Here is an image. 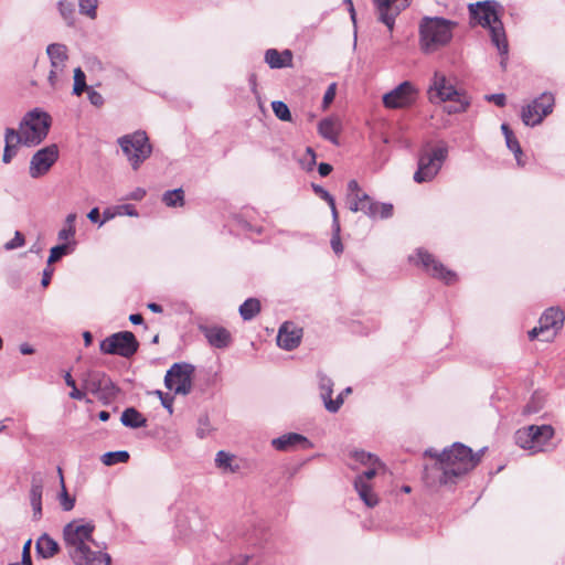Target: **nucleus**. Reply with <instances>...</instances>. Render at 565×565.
<instances>
[{"label": "nucleus", "mask_w": 565, "mask_h": 565, "mask_svg": "<svg viewBox=\"0 0 565 565\" xmlns=\"http://www.w3.org/2000/svg\"><path fill=\"white\" fill-rule=\"evenodd\" d=\"M162 202L169 207L183 206L184 191L181 188L166 191L162 195Z\"/></svg>", "instance_id": "32"}, {"label": "nucleus", "mask_w": 565, "mask_h": 565, "mask_svg": "<svg viewBox=\"0 0 565 565\" xmlns=\"http://www.w3.org/2000/svg\"><path fill=\"white\" fill-rule=\"evenodd\" d=\"M337 93V84L332 83L327 88L324 95H323V106L328 107L334 99Z\"/></svg>", "instance_id": "52"}, {"label": "nucleus", "mask_w": 565, "mask_h": 565, "mask_svg": "<svg viewBox=\"0 0 565 565\" xmlns=\"http://www.w3.org/2000/svg\"><path fill=\"white\" fill-rule=\"evenodd\" d=\"M260 301L257 298L246 299L238 309L244 321L253 320L260 312Z\"/></svg>", "instance_id": "30"}, {"label": "nucleus", "mask_w": 565, "mask_h": 565, "mask_svg": "<svg viewBox=\"0 0 565 565\" xmlns=\"http://www.w3.org/2000/svg\"><path fill=\"white\" fill-rule=\"evenodd\" d=\"M501 130L505 137V142H507L508 148L514 153L518 164L524 166V162L521 160V157L523 156V151L521 149V146H520L518 139L514 137L513 131L510 129L509 125H507V124H502Z\"/></svg>", "instance_id": "29"}, {"label": "nucleus", "mask_w": 565, "mask_h": 565, "mask_svg": "<svg viewBox=\"0 0 565 565\" xmlns=\"http://www.w3.org/2000/svg\"><path fill=\"white\" fill-rule=\"evenodd\" d=\"M348 200H349V203H350L349 209L352 212L360 211V207H361V196L348 198Z\"/></svg>", "instance_id": "63"}, {"label": "nucleus", "mask_w": 565, "mask_h": 565, "mask_svg": "<svg viewBox=\"0 0 565 565\" xmlns=\"http://www.w3.org/2000/svg\"><path fill=\"white\" fill-rule=\"evenodd\" d=\"M371 206H372V199L366 193L362 194L360 211L363 212L369 217H373V211H372Z\"/></svg>", "instance_id": "49"}, {"label": "nucleus", "mask_w": 565, "mask_h": 565, "mask_svg": "<svg viewBox=\"0 0 565 565\" xmlns=\"http://www.w3.org/2000/svg\"><path fill=\"white\" fill-rule=\"evenodd\" d=\"M377 19L393 31L396 17L408 7V0H373Z\"/></svg>", "instance_id": "17"}, {"label": "nucleus", "mask_w": 565, "mask_h": 565, "mask_svg": "<svg viewBox=\"0 0 565 565\" xmlns=\"http://www.w3.org/2000/svg\"><path fill=\"white\" fill-rule=\"evenodd\" d=\"M87 97H88L90 104L96 107H100L104 105V97L102 96L100 93L94 90L93 88H89L87 90Z\"/></svg>", "instance_id": "51"}, {"label": "nucleus", "mask_w": 565, "mask_h": 565, "mask_svg": "<svg viewBox=\"0 0 565 565\" xmlns=\"http://www.w3.org/2000/svg\"><path fill=\"white\" fill-rule=\"evenodd\" d=\"M354 488L366 507L373 508L377 504L376 495L373 493L369 482L363 480V477L355 478Z\"/></svg>", "instance_id": "27"}, {"label": "nucleus", "mask_w": 565, "mask_h": 565, "mask_svg": "<svg viewBox=\"0 0 565 565\" xmlns=\"http://www.w3.org/2000/svg\"><path fill=\"white\" fill-rule=\"evenodd\" d=\"M425 456L437 459V465L443 470L441 483L454 482V479L472 470L480 461V454H473L472 449L461 443H455L449 448L438 452L434 448L425 451Z\"/></svg>", "instance_id": "1"}, {"label": "nucleus", "mask_w": 565, "mask_h": 565, "mask_svg": "<svg viewBox=\"0 0 565 565\" xmlns=\"http://www.w3.org/2000/svg\"><path fill=\"white\" fill-rule=\"evenodd\" d=\"M271 446L279 451H290L296 448L309 449L311 441L298 433H287L271 440Z\"/></svg>", "instance_id": "22"}, {"label": "nucleus", "mask_w": 565, "mask_h": 565, "mask_svg": "<svg viewBox=\"0 0 565 565\" xmlns=\"http://www.w3.org/2000/svg\"><path fill=\"white\" fill-rule=\"evenodd\" d=\"M448 157V147L445 143L431 147L430 142H426L418 152L417 170L414 173L416 183H425L433 181L439 173L444 162Z\"/></svg>", "instance_id": "4"}, {"label": "nucleus", "mask_w": 565, "mask_h": 565, "mask_svg": "<svg viewBox=\"0 0 565 565\" xmlns=\"http://www.w3.org/2000/svg\"><path fill=\"white\" fill-rule=\"evenodd\" d=\"M362 194L364 193L361 191L359 183L355 180L349 181L348 198L361 196Z\"/></svg>", "instance_id": "55"}, {"label": "nucleus", "mask_w": 565, "mask_h": 565, "mask_svg": "<svg viewBox=\"0 0 565 565\" xmlns=\"http://www.w3.org/2000/svg\"><path fill=\"white\" fill-rule=\"evenodd\" d=\"M87 217L88 220L92 222V223H98L100 222L99 217H100V213H99V209L98 207H94L92 209L88 214H87Z\"/></svg>", "instance_id": "64"}, {"label": "nucleus", "mask_w": 565, "mask_h": 565, "mask_svg": "<svg viewBox=\"0 0 565 565\" xmlns=\"http://www.w3.org/2000/svg\"><path fill=\"white\" fill-rule=\"evenodd\" d=\"M116 215H121V212L118 210V207H116V210L110 207L105 209L103 212V220L99 222V226L113 220Z\"/></svg>", "instance_id": "54"}, {"label": "nucleus", "mask_w": 565, "mask_h": 565, "mask_svg": "<svg viewBox=\"0 0 565 565\" xmlns=\"http://www.w3.org/2000/svg\"><path fill=\"white\" fill-rule=\"evenodd\" d=\"M100 353H137L139 342L130 331L114 333L100 342Z\"/></svg>", "instance_id": "14"}, {"label": "nucleus", "mask_w": 565, "mask_h": 565, "mask_svg": "<svg viewBox=\"0 0 565 565\" xmlns=\"http://www.w3.org/2000/svg\"><path fill=\"white\" fill-rule=\"evenodd\" d=\"M68 554L75 565H110L111 557L108 553L93 551L90 546L68 550Z\"/></svg>", "instance_id": "19"}, {"label": "nucleus", "mask_w": 565, "mask_h": 565, "mask_svg": "<svg viewBox=\"0 0 565 565\" xmlns=\"http://www.w3.org/2000/svg\"><path fill=\"white\" fill-rule=\"evenodd\" d=\"M416 94L414 85L405 81L383 96V104L386 108H405L415 102Z\"/></svg>", "instance_id": "16"}, {"label": "nucleus", "mask_w": 565, "mask_h": 565, "mask_svg": "<svg viewBox=\"0 0 565 565\" xmlns=\"http://www.w3.org/2000/svg\"><path fill=\"white\" fill-rule=\"evenodd\" d=\"M35 140V109L26 113L20 124L19 130L12 128L6 130V146L2 161L9 163L17 153L20 145L30 146Z\"/></svg>", "instance_id": "6"}, {"label": "nucleus", "mask_w": 565, "mask_h": 565, "mask_svg": "<svg viewBox=\"0 0 565 565\" xmlns=\"http://www.w3.org/2000/svg\"><path fill=\"white\" fill-rule=\"evenodd\" d=\"M120 422L129 428H141L147 425V418L135 407L126 408L121 414Z\"/></svg>", "instance_id": "26"}, {"label": "nucleus", "mask_w": 565, "mask_h": 565, "mask_svg": "<svg viewBox=\"0 0 565 565\" xmlns=\"http://www.w3.org/2000/svg\"><path fill=\"white\" fill-rule=\"evenodd\" d=\"M564 320L565 315L561 309L554 307L546 309L539 320V327L529 331L530 340L540 339L543 342L553 340L563 327Z\"/></svg>", "instance_id": "9"}, {"label": "nucleus", "mask_w": 565, "mask_h": 565, "mask_svg": "<svg viewBox=\"0 0 565 565\" xmlns=\"http://www.w3.org/2000/svg\"><path fill=\"white\" fill-rule=\"evenodd\" d=\"M58 10L67 25L74 24V4L66 0H61L58 2Z\"/></svg>", "instance_id": "43"}, {"label": "nucleus", "mask_w": 565, "mask_h": 565, "mask_svg": "<svg viewBox=\"0 0 565 565\" xmlns=\"http://www.w3.org/2000/svg\"><path fill=\"white\" fill-rule=\"evenodd\" d=\"M24 245V236L20 232H15L14 237L4 244L7 250L14 249Z\"/></svg>", "instance_id": "50"}, {"label": "nucleus", "mask_w": 565, "mask_h": 565, "mask_svg": "<svg viewBox=\"0 0 565 565\" xmlns=\"http://www.w3.org/2000/svg\"><path fill=\"white\" fill-rule=\"evenodd\" d=\"M146 196V190L142 188H137L135 191H132L127 199L140 201Z\"/></svg>", "instance_id": "62"}, {"label": "nucleus", "mask_w": 565, "mask_h": 565, "mask_svg": "<svg viewBox=\"0 0 565 565\" xmlns=\"http://www.w3.org/2000/svg\"><path fill=\"white\" fill-rule=\"evenodd\" d=\"M90 87L86 85V75L81 67L74 70V86L73 94L76 96L82 95L83 92H87Z\"/></svg>", "instance_id": "39"}, {"label": "nucleus", "mask_w": 565, "mask_h": 565, "mask_svg": "<svg viewBox=\"0 0 565 565\" xmlns=\"http://www.w3.org/2000/svg\"><path fill=\"white\" fill-rule=\"evenodd\" d=\"M486 99L489 102H493L499 107H503L507 103V97L504 94L487 95Z\"/></svg>", "instance_id": "58"}, {"label": "nucleus", "mask_w": 565, "mask_h": 565, "mask_svg": "<svg viewBox=\"0 0 565 565\" xmlns=\"http://www.w3.org/2000/svg\"><path fill=\"white\" fill-rule=\"evenodd\" d=\"M83 384L86 391L94 394L104 404L113 401L118 393L113 381L100 371H88L83 377Z\"/></svg>", "instance_id": "10"}, {"label": "nucleus", "mask_w": 565, "mask_h": 565, "mask_svg": "<svg viewBox=\"0 0 565 565\" xmlns=\"http://www.w3.org/2000/svg\"><path fill=\"white\" fill-rule=\"evenodd\" d=\"M97 0H78L79 13L87 15L92 20L96 19L97 17Z\"/></svg>", "instance_id": "40"}, {"label": "nucleus", "mask_w": 565, "mask_h": 565, "mask_svg": "<svg viewBox=\"0 0 565 565\" xmlns=\"http://www.w3.org/2000/svg\"><path fill=\"white\" fill-rule=\"evenodd\" d=\"M312 189L317 195H319L322 200H324L328 203V205L331 209L332 217L334 215H339L337 206H335L334 198L327 190H324L321 185L313 183Z\"/></svg>", "instance_id": "42"}, {"label": "nucleus", "mask_w": 565, "mask_h": 565, "mask_svg": "<svg viewBox=\"0 0 565 565\" xmlns=\"http://www.w3.org/2000/svg\"><path fill=\"white\" fill-rule=\"evenodd\" d=\"M393 205L391 203H382L377 217L390 218L393 215Z\"/></svg>", "instance_id": "57"}, {"label": "nucleus", "mask_w": 565, "mask_h": 565, "mask_svg": "<svg viewBox=\"0 0 565 565\" xmlns=\"http://www.w3.org/2000/svg\"><path fill=\"white\" fill-rule=\"evenodd\" d=\"M118 210L121 212V214H126L128 216H138V212L131 204H124L121 206H118Z\"/></svg>", "instance_id": "59"}, {"label": "nucleus", "mask_w": 565, "mask_h": 565, "mask_svg": "<svg viewBox=\"0 0 565 565\" xmlns=\"http://www.w3.org/2000/svg\"><path fill=\"white\" fill-rule=\"evenodd\" d=\"M468 11L472 23L489 29L491 42L495 45L500 55H508L509 44L501 21L502 4L495 0L478 1L470 3Z\"/></svg>", "instance_id": "2"}, {"label": "nucleus", "mask_w": 565, "mask_h": 565, "mask_svg": "<svg viewBox=\"0 0 565 565\" xmlns=\"http://www.w3.org/2000/svg\"><path fill=\"white\" fill-rule=\"evenodd\" d=\"M76 230L72 228L71 226H63L57 234V237L60 241H63L64 243L71 242L74 239Z\"/></svg>", "instance_id": "48"}, {"label": "nucleus", "mask_w": 565, "mask_h": 565, "mask_svg": "<svg viewBox=\"0 0 565 565\" xmlns=\"http://www.w3.org/2000/svg\"><path fill=\"white\" fill-rule=\"evenodd\" d=\"M318 131L319 134L327 140L332 141L333 143L337 142V127L335 122L330 118L322 119L318 125Z\"/></svg>", "instance_id": "34"}, {"label": "nucleus", "mask_w": 565, "mask_h": 565, "mask_svg": "<svg viewBox=\"0 0 565 565\" xmlns=\"http://www.w3.org/2000/svg\"><path fill=\"white\" fill-rule=\"evenodd\" d=\"M377 468H380V467L379 466H371L362 475H360L359 477H363V480L367 482L369 480H371L373 477L376 476Z\"/></svg>", "instance_id": "61"}, {"label": "nucleus", "mask_w": 565, "mask_h": 565, "mask_svg": "<svg viewBox=\"0 0 565 565\" xmlns=\"http://www.w3.org/2000/svg\"><path fill=\"white\" fill-rule=\"evenodd\" d=\"M160 399H161V404L162 406L169 411V413L171 414L173 412L172 409V404H173V396L169 395V394H163L161 391H158L157 392Z\"/></svg>", "instance_id": "56"}, {"label": "nucleus", "mask_w": 565, "mask_h": 565, "mask_svg": "<svg viewBox=\"0 0 565 565\" xmlns=\"http://www.w3.org/2000/svg\"><path fill=\"white\" fill-rule=\"evenodd\" d=\"M62 492L60 494V503L64 511H71L74 508L75 499L72 498L65 488L64 479L61 477Z\"/></svg>", "instance_id": "45"}, {"label": "nucleus", "mask_w": 565, "mask_h": 565, "mask_svg": "<svg viewBox=\"0 0 565 565\" xmlns=\"http://www.w3.org/2000/svg\"><path fill=\"white\" fill-rule=\"evenodd\" d=\"M60 158V149L56 143L38 149V178L45 175Z\"/></svg>", "instance_id": "24"}, {"label": "nucleus", "mask_w": 565, "mask_h": 565, "mask_svg": "<svg viewBox=\"0 0 565 565\" xmlns=\"http://www.w3.org/2000/svg\"><path fill=\"white\" fill-rule=\"evenodd\" d=\"M212 431V426L206 414L200 415L198 419L196 436L199 438H205Z\"/></svg>", "instance_id": "44"}, {"label": "nucleus", "mask_w": 565, "mask_h": 565, "mask_svg": "<svg viewBox=\"0 0 565 565\" xmlns=\"http://www.w3.org/2000/svg\"><path fill=\"white\" fill-rule=\"evenodd\" d=\"M555 99L553 94L543 93L522 108L521 118L525 126L534 127L553 111Z\"/></svg>", "instance_id": "13"}, {"label": "nucleus", "mask_w": 565, "mask_h": 565, "mask_svg": "<svg viewBox=\"0 0 565 565\" xmlns=\"http://www.w3.org/2000/svg\"><path fill=\"white\" fill-rule=\"evenodd\" d=\"M430 102H452L454 104L446 107L448 114L463 113L470 105L469 98L461 90H458L455 85L443 73L435 72L431 84L428 89Z\"/></svg>", "instance_id": "3"}, {"label": "nucleus", "mask_w": 565, "mask_h": 565, "mask_svg": "<svg viewBox=\"0 0 565 565\" xmlns=\"http://www.w3.org/2000/svg\"><path fill=\"white\" fill-rule=\"evenodd\" d=\"M200 331L206 341L215 349H226L231 341L232 335L227 329L220 326H200Z\"/></svg>", "instance_id": "23"}, {"label": "nucleus", "mask_w": 565, "mask_h": 565, "mask_svg": "<svg viewBox=\"0 0 565 565\" xmlns=\"http://www.w3.org/2000/svg\"><path fill=\"white\" fill-rule=\"evenodd\" d=\"M31 544H32V539H29L23 545L22 561H23L24 565H33L32 556H31Z\"/></svg>", "instance_id": "53"}, {"label": "nucleus", "mask_w": 565, "mask_h": 565, "mask_svg": "<svg viewBox=\"0 0 565 565\" xmlns=\"http://www.w3.org/2000/svg\"><path fill=\"white\" fill-rule=\"evenodd\" d=\"M451 26L452 22L444 18H424L419 25L422 50L429 53L446 45L452 36Z\"/></svg>", "instance_id": "5"}, {"label": "nucleus", "mask_w": 565, "mask_h": 565, "mask_svg": "<svg viewBox=\"0 0 565 565\" xmlns=\"http://www.w3.org/2000/svg\"><path fill=\"white\" fill-rule=\"evenodd\" d=\"M409 260L417 266H422L428 275L443 280L447 285L457 281V274L447 269L434 255L424 248H417L415 255L409 256Z\"/></svg>", "instance_id": "11"}, {"label": "nucleus", "mask_w": 565, "mask_h": 565, "mask_svg": "<svg viewBox=\"0 0 565 565\" xmlns=\"http://www.w3.org/2000/svg\"><path fill=\"white\" fill-rule=\"evenodd\" d=\"M51 124V116L45 111L38 110V143L46 138Z\"/></svg>", "instance_id": "36"}, {"label": "nucleus", "mask_w": 565, "mask_h": 565, "mask_svg": "<svg viewBox=\"0 0 565 565\" xmlns=\"http://www.w3.org/2000/svg\"><path fill=\"white\" fill-rule=\"evenodd\" d=\"M53 273H54V269L51 268L50 265L43 270L42 280H41V285L43 287H47L49 286Z\"/></svg>", "instance_id": "60"}, {"label": "nucleus", "mask_w": 565, "mask_h": 565, "mask_svg": "<svg viewBox=\"0 0 565 565\" xmlns=\"http://www.w3.org/2000/svg\"><path fill=\"white\" fill-rule=\"evenodd\" d=\"M352 457L355 459V461H358L364 466H367V467H371V466L383 467L382 462L375 455H373L371 452H366L364 450L353 451Z\"/></svg>", "instance_id": "38"}, {"label": "nucleus", "mask_w": 565, "mask_h": 565, "mask_svg": "<svg viewBox=\"0 0 565 565\" xmlns=\"http://www.w3.org/2000/svg\"><path fill=\"white\" fill-rule=\"evenodd\" d=\"M545 404V395L542 392H534L523 408V414L532 415L537 414Z\"/></svg>", "instance_id": "33"}, {"label": "nucleus", "mask_w": 565, "mask_h": 565, "mask_svg": "<svg viewBox=\"0 0 565 565\" xmlns=\"http://www.w3.org/2000/svg\"><path fill=\"white\" fill-rule=\"evenodd\" d=\"M76 241L73 239L67 243H62L51 248L50 256L47 259V264L51 265L57 260H60L63 256H66L75 249Z\"/></svg>", "instance_id": "31"}, {"label": "nucleus", "mask_w": 565, "mask_h": 565, "mask_svg": "<svg viewBox=\"0 0 565 565\" xmlns=\"http://www.w3.org/2000/svg\"><path fill=\"white\" fill-rule=\"evenodd\" d=\"M117 142L135 171L151 156L152 146L146 131L137 130L124 135Z\"/></svg>", "instance_id": "7"}, {"label": "nucleus", "mask_w": 565, "mask_h": 565, "mask_svg": "<svg viewBox=\"0 0 565 565\" xmlns=\"http://www.w3.org/2000/svg\"><path fill=\"white\" fill-rule=\"evenodd\" d=\"M554 428L551 425H530L516 430L515 444L533 452L542 451L543 446L553 438Z\"/></svg>", "instance_id": "8"}, {"label": "nucleus", "mask_w": 565, "mask_h": 565, "mask_svg": "<svg viewBox=\"0 0 565 565\" xmlns=\"http://www.w3.org/2000/svg\"><path fill=\"white\" fill-rule=\"evenodd\" d=\"M46 54L51 62L49 83L52 87H56L58 76L64 72L68 60L67 47L61 43H52L47 46Z\"/></svg>", "instance_id": "18"}, {"label": "nucleus", "mask_w": 565, "mask_h": 565, "mask_svg": "<svg viewBox=\"0 0 565 565\" xmlns=\"http://www.w3.org/2000/svg\"><path fill=\"white\" fill-rule=\"evenodd\" d=\"M340 232H341V226H340V222H339V215H334L332 217V237H331L330 244H331L332 250L337 255H340L343 252V245L341 242Z\"/></svg>", "instance_id": "35"}, {"label": "nucleus", "mask_w": 565, "mask_h": 565, "mask_svg": "<svg viewBox=\"0 0 565 565\" xmlns=\"http://www.w3.org/2000/svg\"><path fill=\"white\" fill-rule=\"evenodd\" d=\"M194 366L189 363H174L164 376L166 387L175 394L188 395L192 388Z\"/></svg>", "instance_id": "12"}, {"label": "nucleus", "mask_w": 565, "mask_h": 565, "mask_svg": "<svg viewBox=\"0 0 565 565\" xmlns=\"http://www.w3.org/2000/svg\"><path fill=\"white\" fill-rule=\"evenodd\" d=\"M188 520L190 533H198L204 530V522L195 513H192L191 516H188Z\"/></svg>", "instance_id": "47"}, {"label": "nucleus", "mask_w": 565, "mask_h": 565, "mask_svg": "<svg viewBox=\"0 0 565 565\" xmlns=\"http://www.w3.org/2000/svg\"><path fill=\"white\" fill-rule=\"evenodd\" d=\"M302 338V328L295 322H284L277 334V344L285 351H292L298 348Z\"/></svg>", "instance_id": "20"}, {"label": "nucleus", "mask_w": 565, "mask_h": 565, "mask_svg": "<svg viewBox=\"0 0 565 565\" xmlns=\"http://www.w3.org/2000/svg\"><path fill=\"white\" fill-rule=\"evenodd\" d=\"M129 457V452L126 450L108 451L102 456V462L105 466H114L116 463L127 462Z\"/></svg>", "instance_id": "37"}, {"label": "nucleus", "mask_w": 565, "mask_h": 565, "mask_svg": "<svg viewBox=\"0 0 565 565\" xmlns=\"http://www.w3.org/2000/svg\"><path fill=\"white\" fill-rule=\"evenodd\" d=\"M231 462L232 456L228 452L220 450L216 454L215 463L218 468L230 469L231 471H234V469L231 467Z\"/></svg>", "instance_id": "46"}, {"label": "nucleus", "mask_w": 565, "mask_h": 565, "mask_svg": "<svg viewBox=\"0 0 565 565\" xmlns=\"http://www.w3.org/2000/svg\"><path fill=\"white\" fill-rule=\"evenodd\" d=\"M94 525L92 523L78 524L77 522H71L64 527V540L68 548L86 547L89 546L87 543L90 542L98 545L92 537Z\"/></svg>", "instance_id": "15"}, {"label": "nucleus", "mask_w": 565, "mask_h": 565, "mask_svg": "<svg viewBox=\"0 0 565 565\" xmlns=\"http://www.w3.org/2000/svg\"><path fill=\"white\" fill-rule=\"evenodd\" d=\"M265 62L270 68H284L292 66V53L290 50L279 52L276 49H268L265 52Z\"/></svg>", "instance_id": "25"}, {"label": "nucleus", "mask_w": 565, "mask_h": 565, "mask_svg": "<svg viewBox=\"0 0 565 565\" xmlns=\"http://www.w3.org/2000/svg\"><path fill=\"white\" fill-rule=\"evenodd\" d=\"M318 384L320 390V397L326 409L332 414L337 413L343 405V393H340L335 399H332L331 396L334 385L333 381L322 372L318 373Z\"/></svg>", "instance_id": "21"}, {"label": "nucleus", "mask_w": 565, "mask_h": 565, "mask_svg": "<svg viewBox=\"0 0 565 565\" xmlns=\"http://www.w3.org/2000/svg\"><path fill=\"white\" fill-rule=\"evenodd\" d=\"M58 551V544L55 540L50 537L47 534H42L38 537V555L43 558L52 557Z\"/></svg>", "instance_id": "28"}, {"label": "nucleus", "mask_w": 565, "mask_h": 565, "mask_svg": "<svg viewBox=\"0 0 565 565\" xmlns=\"http://www.w3.org/2000/svg\"><path fill=\"white\" fill-rule=\"evenodd\" d=\"M271 108L275 116L282 121H290L291 114L286 103L281 100H275L271 103Z\"/></svg>", "instance_id": "41"}]
</instances>
